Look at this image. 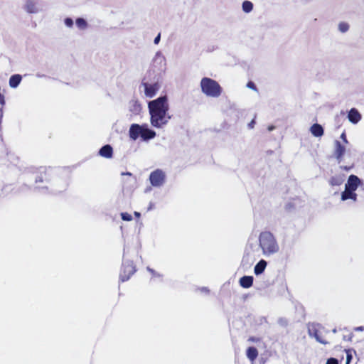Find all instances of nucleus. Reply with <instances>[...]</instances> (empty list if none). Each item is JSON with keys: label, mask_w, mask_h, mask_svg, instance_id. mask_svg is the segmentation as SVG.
<instances>
[{"label": "nucleus", "mask_w": 364, "mask_h": 364, "mask_svg": "<svg viewBox=\"0 0 364 364\" xmlns=\"http://www.w3.org/2000/svg\"><path fill=\"white\" fill-rule=\"evenodd\" d=\"M151 124L156 128L166 125L171 117L168 114L169 105L166 96L159 97L148 103Z\"/></svg>", "instance_id": "nucleus-1"}, {"label": "nucleus", "mask_w": 364, "mask_h": 364, "mask_svg": "<svg viewBox=\"0 0 364 364\" xmlns=\"http://www.w3.org/2000/svg\"><path fill=\"white\" fill-rule=\"evenodd\" d=\"M259 246L264 255H271L279 250V246L273 234L269 231L262 232L259 237Z\"/></svg>", "instance_id": "nucleus-2"}, {"label": "nucleus", "mask_w": 364, "mask_h": 364, "mask_svg": "<svg viewBox=\"0 0 364 364\" xmlns=\"http://www.w3.org/2000/svg\"><path fill=\"white\" fill-rule=\"evenodd\" d=\"M360 184L361 181L357 176L353 174L349 176L345 186V191L341 193V200H346L351 199L353 201H356L357 194L355 191Z\"/></svg>", "instance_id": "nucleus-3"}, {"label": "nucleus", "mask_w": 364, "mask_h": 364, "mask_svg": "<svg viewBox=\"0 0 364 364\" xmlns=\"http://www.w3.org/2000/svg\"><path fill=\"white\" fill-rule=\"evenodd\" d=\"M202 92L208 97H218L221 95L222 87L219 83L209 77H203L200 81Z\"/></svg>", "instance_id": "nucleus-4"}, {"label": "nucleus", "mask_w": 364, "mask_h": 364, "mask_svg": "<svg viewBox=\"0 0 364 364\" xmlns=\"http://www.w3.org/2000/svg\"><path fill=\"white\" fill-rule=\"evenodd\" d=\"M308 333L311 337L315 338L318 343L326 345L329 342L325 338V334L328 333V331L325 329L323 326L318 323H312L308 326Z\"/></svg>", "instance_id": "nucleus-5"}, {"label": "nucleus", "mask_w": 364, "mask_h": 364, "mask_svg": "<svg viewBox=\"0 0 364 364\" xmlns=\"http://www.w3.org/2000/svg\"><path fill=\"white\" fill-rule=\"evenodd\" d=\"M166 180V174L161 169H156L152 171L149 176V181L153 186H162Z\"/></svg>", "instance_id": "nucleus-6"}, {"label": "nucleus", "mask_w": 364, "mask_h": 364, "mask_svg": "<svg viewBox=\"0 0 364 364\" xmlns=\"http://www.w3.org/2000/svg\"><path fill=\"white\" fill-rule=\"evenodd\" d=\"M135 272L136 269L132 262L124 263L120 272V280L123 282L127 281Z\"/></svg>", "instance_id": "nucleus-7"}, {"label": "nucleus", "mask_w": 364, "mask_h": 364, "mask_svg": "<svg viewBox=\"0 0 364 364\" xmlns=\"http://www.w3.org/2000/svg\"><path fill=\"white\" fill-rule=\"evenodd\" d=\"M142 85L144 87L145 95L149 98L154 97L160 88V86L157 82L149 84L148 82H142Z\"/></svg>", "instance_id": "nucleus-8"}, {"label": "nucleus", "mask_w": 364, "mask_h": 364, "mask_svg": "<svg viewBox=\"0 0 364 364\" xmlns=\"http://www.w3.org/2000/svg\"><path fill=\"white\" fill-rule=\"evenodd\" d=\"M345 152L346 147L342 145L339 141H335L334 156L339 162L342 160Z\"/></svg>", "instance_id": "nucleus-9"}, {"label": "nucleus", "mask_w": 364, "mask_h": 364, "mask_svg": "<svg viewBox=\"0 0 364 364\" xmlns=\"http://www.w3.org/2000/svg\"><path fill=\"white\" fill-rule=\"evenodd\" d=\"M142 127L137 124H132L129 129L130 138L136 140L139 136H141Z\"/></svg>", "instance_id": "nucleus-10"}, {"label": "nucleus", "mask_w": 364, "mask_h": 364, "mask_svg": "<svg viewBox=\"0 0 364 364\" xmlns=\"http://www.w3.org/2000/svg\"><path fill=\"white\" fill-rule=\"evenodd\" d=\"M348 118L350 122L356 124L361 119V114L355 108H352L348 112Z\"/></svg>", "instance_id": "nucleus-11"}, {"label": "nucleus", "mask_w": 364, "mask_h": 364, "mask_svg": "<svg viewBox=\"0 0 364 364\" xmlns=\"http://www.w3.org/2000/svg\"><path fill=\"white\" fill-rule=\"evenodd\" d=\"M99 154L102 157L110 159L113 155L112 147L109 144L105 145L100 149Z\"/></svg>", "instance_id": "nucleus-12"}, {"label": "nucleus", "mask_w": 364, "mask_h": 364, "mask_svg": "<svg viewBox=\"0 0 364 364\" xmlns=\"http://www.w3.org/2000/svg\"><path fill=\"white\" fill-rule=\"evenodd\" d=\"M156 136V132L144 126L142 127L141 137L144 140H149L151 139L154 138Z\"/></svg>", "instance_id": "nucleus-13"}, {"label": "nucleus", "mask_w": 364, "mask_h": 364, "mask_svg": "<svg viewBox=\"0 0 364 364\" xmlns=\"http://www.w3.org/2000/svg\"><path fill=\"white\" fill-rule=\"evenodd\" d=\"M344 182V175L338 174L331 177L328 181L331 186H339Z\"/></svg>", "instance_id": "nucleus-14"}, {"label": "nucleus", "mask_w": 364, "mask_h": 364, "mask_svg": "<svg viewBox=\"0 0 364 364\" xmlns=\"http://www.w3.org/2000/svg\"><path fill=\"white\" fill-rule=\"evenodd\" d=\"M240 284L243 288H250L253 284V277L243 276L240 279Z\"/></svg>", "instance_id": "nucleus-15"}, {"label": "nucleus", "mask_w": 364, "mask_h": 364, "mask_svg": "<svg viewBox=\"0 0 364 364\" xmlns=\"http://www.w3.org/2000/svg\"><path fill=\"white\" fill-rule=\"evenodd\" d=\"M310 130L311 134L316 137H320L323 134V129L319 124H314Z\"/></svg>", "instance_id": "nucleus-16"}, {"label": "nucleus", "mask_w": 364, "mask_h": 364, "mask_svg": "<svg viewBox=\"0 0 364 364\" xmlns=\"http://www.w3.org/2000/svg\"><path fill=\"white\" fill-rule=\"evenodd\" d=\"M246 355L251 362H254L258 356V350L255 347H249L247 349Z\"/></svg>", "instance_id": "nucleus-17"}, {"label": "nucleus", "mask_w": 364, "mask_h": 364, "mask_svg": "<svg viewBox=\"0 0 364 364\" xmlns=\"http://www.w3.org/2000/svg\"><path fill=\"white\" fill-rule=\"evenodd\" d=\"M267 266V262L261 259L255 267L254 272L256 275L262 274Z\"/></svg>", "instance_id": "nucleus-18"}, {"label": "nucleus", "mask_w": 364, "mask_h": 364, "mask_svg": "<svg viewBox=\"0 0 364 364\" xmlns=\"http://www.w3.org/2000/svg\"><path fill=\"white\" fill-rule=\"evenodd\" d=\"M129 105H130L129 110L132 112L138 114L141 109V104L136 100H131L129 102Z\"/></svg>", "instance_id": "nucleus-19"}, {"label": "nucleus", "mask_w": 364, "mask_h": 364, "mask_svg": "<svg viewBox=\"0 0 364 364\" xmlns=\"http://www.w3.org/2000/svg\"><path fill=\"white\" fill-rule=\"evenodd\" d=\"M21 76L20 75H14L9 79V85L10 87L15 88L16 87L21 81Z\"/></svg>", "instance_id": "nucleus-20"}, {"label": "nucleus", "mask_w": 364, "mask_h": 364, "mask_svg": "<svg viewBox=\"0 0 364 364\" xmlns=\"http://www.w3.org/2000/svg\"><path fill=\"white\" fill-rule=\"evenodd\" d=\"M50 180L49 176L47 174V171L45 169L43 171L40 173V175L36 177V182L48 181Z\"/></svg>", "instance_id": "nucleus-21"}, {"label": "nucleus", "mask_w": 364, "mask_h": 364, "mask_svg": "<svg viewBox=\"0 0 364 364\" xmlns=\"http://www.w3.org/2000/svg\"><path fill=\"white\" fill-rule=\"evenodd\" d=\"M253 9V4L250 1H245L242 3V10L245 13H250Z\"/></svg>", "instance_id": "nucleus-22"}, {"label": "nucleus", "mask_w": 364, "mask_h": 364, "mask_svg": "<svg viewBox=\"0 0 364 364\" xmlns=\"http://www.w3.org/2000/svg\"><path fill=\"white\" fill-rule=\"evenodd\" d=\"M76 25L80 29H85L87 27V22L84 18H78L76 19Z\"/></svg>", "instance_id": "nucleus-23"}, {"label": "nucleus", "mask_w": 364, "mask_h": 364, "mask_svg": "<svg viewBox=\"0 0 364 364\" xmlns=\"http://www.w3.org/2000/svg\"><path fill=\"white\" fill-rule=\"evenodd\" d=\"M26 6L27 11H28L29 13H34L36 11V6L31 1L27 2Z\"/></svg>", "instance_id": "nucleus-24"}, {"label": "nucleus", "mask_w": 364, "mask_h": 364, "mask_svg": "<svg viewBox=\"0 0 364 364\" xmlns=\"http://www.w3.org/2000/svg\"><path fill=\"white\" fill-rule=\"evenodd\" d=\"M339 30L342 32H346L349 28V25L346 22H341L338 25Z\"/></svg>", "instance_id": "nucleus-25"}, {"label": "nucleus", "mask_w": 364, "mask_h": 364, "mask_svg": "<svg viewBox=\"0 0 364 364\" xmlns=\"http://www.w3.org/2000/svg\"><path fill=\"white\" fill-rule=\"evenodd\" d=\"M121 218L124 221H130L132 220V215L128 213H122Z\"/></svg>", "instance_id": "nucleus-26"}, {"label": "nucleus", "mask_w": 364, "mask_h": 364, "mask_svg": "<svg viewBox=\"0 0 364 364\" xmlns=\"http://www.w3.org/2000/svg\"><path fill=\"white\" fill-rule=\"evenodd\" d=\"M247 87L250 89L255 90V91H257V87L252 81H249L247 84Z\"/></svg>", "instance_id": "nucleus-27"}, {"label": "nucleus", "mask_w": 364, "mask_h": 364, "mask_svg": "<svg viewBox=\"0 0 364 364\" xmlns=\"http://www.w3.org/2000/svg\"><path fill=\"white\" fill-rule=\"evenodd\" d=\"M326 364H338V361L334 358H330L327 360Z\"/></svg>", "instance_id": "nucleus-28"}, {"label": "nucleus", "mask_w": 364, "mask_h": 364, "mask_svg": "<svg viewBox=\"0 0 364 364\" xmlns=\"http://www.w3.org/2000/svg\"><path fill=\"white\" fill-rule=\"evenodd\" d=\"M65 23L67 26L71 27L73 25V21L70 18H66L65 19Z\"/></svg>", "instance_id": "nucleus-29"}, {"label": "nucleus", "mask_w": 364, "mask_h": 364, "mask_svg": "<svg viewBox=\"0 0 364 364\" xmlns=\"http://www.w3.org/2000/svg\"><path fill=\"white\" fill-rule=\"evenodd\" d=\"M255 118L256 117H255L252 121L248 124V127L249 129H253L254 127H255Z\"/></svg>", "instance_id": "nucleus-30"}, {"label": "nucleus", "mask_w": 364, "mask_h": 364, "mask_svg": "<svg viewBox=\"0 0 364 364\" xmlns=\"http://www.w3.org/2000/svg\"><path fill=\"white\" fill-rule=\"evenodd\" d=\"M341 138L343 139V142L345 144H348V141L347 139V137H346V134L345 132H343L341 135Z\"/></svg>", "instance_id": "nucleus-31"}, {"label": "nucleus", "mask_w": 364, "mask_h": 364, "mask_svg": "<svg viewBox=\"0 0 364 364\" xmlns=\"http://www.w3.org/2000/svg\"><path fill=\"white\" fill-rule=\"evenodd\" d=\"M160 38H161V34L159 33L158 36L154 38V43L158 44L160 41Z\"/></svg>", "instance_id": "nucleus-32"}, {"label": "nucleus", "mask_w": 364, "mask_h": 364, "mask_svg": "<svg viewBox=\"0 0 364 364\" xmlns=\"http://www.w3.org/2000/svg\"><path fill=\"white\" fill-rule=\"evenodd\" d=\"M248 341L251 342H258L259 339L255 337H250Z\"/></svg>", "instance_id": "nucleus-33"}, {"label": "nucleus", "mask_w": 364, "mask_h": 364, "mask_svg": "<svg viewBox=\"0 0 364 364\" xmlns=\"http://www.w3.org/2000/svg\"><path fill=\"white\" fill-rule=\"evenodd\" d=\"M352 359V355L350 353H347V358H346V363H350V360Z\"/></svg>", "instance_id": "nucleus-34"}, {"label": "nucleus", "mask_w": 364, "mask_h": 364, "mask_svg": "<svg viewBox=\"0 0 364 364\" xmlns=\"http://www.w3.org/2000/svg\"><path fill=\"white\" fill-rule=\"evenodd\" d=\"M135 215H139V213L135 212Z\"/></svg>", "instance_id": "nucleus-35"}, {"label": "nucleus", "mask_w": 364, "mask_h": 364, "mask_svg": "<svg viewBox=\"0 0 364 364\" xmlns=\"http://www.w3.org/2000/svg\"><path fill=\"white\" fill-rule=\"evenodd\" d=\"M346 364H348V363H346Z\"/></svg>", "instance_id": "nucleus-36"}]
</instances>
